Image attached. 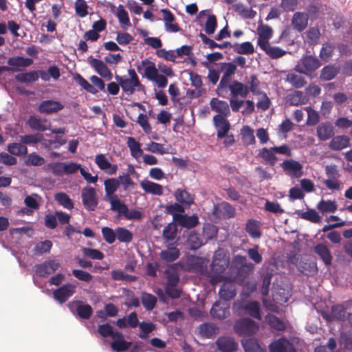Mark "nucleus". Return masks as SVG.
Returning <instances> with one entry per match:
<instances>
[{
	"label": "nucleus",
	"instance_id": "7",
	"mask_svg": "<svg viewBox=\"0 0 352 352\" xmlns=\"http://www.w3.org/2000/svg\"><path fill=\"white\" fill-rule=\"evenodd\" d=\"M60 267V264L56 260H48L35 265V273L40 277H47L53 274Z\"/></svg>",
	"mask_w": 352,
	"mask_h": 352
},
{
	"label": "nucleus",
	"instance_id": "57",
	"mask_svg": "<svg viewBox=\"0 0 352 352\" xmlns=\"http://www.w3.org/2000/svg\"><path fill=\"white\" fill-rule=\"evenodd\" d=\"M298 214L302 219L312 223H319L320 221V216L314 209H308L305 212H298Z\"/></svg>",
	"mask_w": 352,
	"mask_h": 352
},
{
	"label": "nucleus",
	"instance_id": "24",
	"mask_svg": "<svg viewBox=\"0 0 352 352\" xmlns=\"http://www.w3.org/2000/svg\"><path fill=\"white\" fill-rule=\"evenodd\" d=\"M261 223L259 221L254 219L247 220L245 225V231L253 239H258L261 236Z\"/></svg>",
	"mask_w": 352,
	"mask_h": 352
},
{
	"label": "nucleus",
	"instance_id": "11",
	"mask_svg": "<svg viewBox=\"0 0 352 352\" xmlns=\"http://www.w3.org/2000/svg\"><path fill=\"white\" fill-rule=\"evenodd\" d=\"M280 166L287 175L294 177L299 178L303 174L302 165L294 160H285L280 164Z\"/></svg>",
	"mask_w": 352,
	"mask_h": 352
},
{
	"label": "nucleus",
	"instance_id": "12",
	"mask_svg": "<svg viewBox=\"0 0 352 352\" xmlns=\"http://www.w3.org/2000/svg\"><path fill=\"white\" fill-rule=\"evenodd\" d=\"M215 344L221 352H235L239 347L237 342L230 336H220Z\"/></svg>",
	"mask_w": 352,
	"mask_h": 352
},
{
	"label": "nucleus",
	"instance_id": "45",
	"mask_svg": "<svg viewBox=\"0 0 352 352\" xmlns=\"http://www.w3.org/2000/svg\"><path fill=\"white\" fill-rule=\"evenodd\" d=\"M232 47L236 53L239 54H252L254 52L252 44L248 41L236 43Z\"/></svg>",
	"mask_w": 352,
	"mask_h": 352
},
{
	"label": "nucleus",
	"instance_id": "29",
	"mask_svg": "<svg viewBox=\"0 0 352 352\" xmlns=\"http://www.w3.org/2000/svg\"><path fill=\"white\" fill-rule=\"evenodd\" d=\"M179 255V250L176 247H168L160 253V258L166 263H171L176 261Z\"/></svg>",
	"mask_w": 352,
	"mask_h": 352
},
{
	"label": "nucleus",
	"instance_id": "10",
	"mask_svg": "<svg viewBox=\"0 0 352 352\" xmlns=\"http://www.w3.org/2000/svg\"><path fill=\"white\" fill-rule=\"evenodd\" d=\"M88 63L90 66L102 78L110 80L113 78V74L107 65L101 60L93 58L91 56L88 58Z\"/></svg>",
	"mask_w": 352,
	"mask_h": 352
},
{
	"label": "nucleus",
	"instance_id": "19",
	"mask_svg": "<svg viewBox=\"0 0 352 352\" xmlns=\"http://www.w3.org/2000/svg\"><path fill=\"white\" fill-rule=\"evenodd\" d=\"M258 35L257 45L260 47L270 43L269 40L272 37L273 30L271 27L267 25L260 24L257 28Z\"/></svg>",
	"mask_w": 352,
	"mask_h": 352
},
{
	"label": "nucleus",
	"instance_id": "1",
	"mask_svg": "<svg viewBox=\"0 0 352 352\" xmlns=\"http://www.w3.org/2000/svg\"><path fill=\"white\" fill-rule=\"evenodd\" d=\"M129 77L116 75L115 79L120 85L122 89L128 95H133L136 90L144 91V86L140 82L139 78L133 69L128 70Z\"/></svg>",
	"mask_w": 352,
	"mask_h": 352
},
{
	"label": "nucleus",
	"instance_id": "50",
	"mask_svg": "<svg viewBox=\"0 0 352 352\" xmlns=\"http://www.w3.org/2000/svg\"><path fill=\"white\" fill-rule=\"evenodd\" d=\"M52 248V242L50 240L38 242L34 248L33 252L35 255H42L50 253Z\"/></svg>",
	"mask_w": 352,
	"mask_h": 352
},
{
	"label": "nucleus",
	"instance_id": "41",
	"mask_svg": "<svg viewBox=\"0 0 352 352\" xmlns=\"http://www.w3.org/2000/svg\"><path fill=\"white\" fill-rule=\"evenodd\" d=\"M265 321L270 327L277 331H284L286 328L284 322L273 314H267L265 316Z\"/></svg>",
	"mask_w": 352,
	"mask_h": 352
},
{
	"label": "nucleus",
	"instance_id": "59",
	"mask_svg": "<svg viewBox=\"0 0 352 352\" xmlns=\"http://www.w3.org/2000/svg\"><path fill=\"white\" fill-rule=\"evenodd\" d=\"M200 38H201L204 43L208 45L209 48L211 50L214 49L215 47H219L220 49H224L231 45L230 43L228 41L223 42L222 43L218 44L214 42L213 40L208 38L206 34L203 33H200Z\"/></svg>",
	"mask_w": 352,
	"mask_h": 352
},
{
	"label": "nucleus",
	"instance_id": "17",
	"mask_svg": "<svg viewBox=\"0 0 352 352\" xmlns=\"http://www.w3.org/2000/svg\"><path fill=\"white\" fill-rule=\"evenodd\" d=\"M334 134V128L329 122H322L317 126L316 135L321 141L331 139Z\"/></svg>",
	"mask_w": 352,
	"mask_h": 352
},
{
	"label": "nucleus",
	"instance_id": "27",
	"mask_svg": "<svg viewBox=\"0 0 352 352\" xmlns=\"http://www.w3.org/2000/svg\"><path fill=\"white\" fill-rule=\"evenodd\" d=\"M265 53L272 59H278L287 54V52L279 47L272 46L270 43L260 47Z\"/></svg>",
	"mask_w": 352,
	"mask_h": 352
},
{
	"label": "nucleus",
	"instance_id": "31",
	"mask_svg": "<svg viewBox=\"0 0 352 352\" xmlns=\"http://www.w3.org/2000/svg\"><path fill=\"white\" fill-rule=\"evenodd\" d=\"M177 220L181 226L188 229L195 228L199 224L198 217L195 214L191 216L179 214Z\"/></svg>",
	"mask_w": 352,
	"mask_h": 352
},
{
	"label": "nucleus",
	"instance_id": "30",
	"mask_svg": "<svg viewBox=\"0 0 352 352\" xmlns=\"http://www.w3.org/2000/svg\"><path fill=\"white\" fill-rule=\"evenodd\" d=\"M307 101V97L301 91H294L287 97V102L293 106L305 104Z\"/></svg>",
	"mask_w": 352,
	"mask_h": 352
},
{
	"label": "nucleus",
	"instance_id": "55",
	"mask_svg": "<svg viewBox=\"0 0 352 352\" xmlns=\"http://www.w3.org/2000/svg\"><path fill=\"white\" fill-rule=\"evenodd\" d=\"M75 82L81 86L87 91L95 94L98 92V90L91 85L85 78H84L80 74H76L74 76Z\"/></svg>",
	"mask_w": 352,
	"mask_h": 352
},
{
	"label": "nucleus",
	"instance_id": "62",
	"mask_svg": "<svg viewBox=\"0 0 352 352\" xmlns=\"http://www.w3.org/2000/svg\"><path fill=\"white\" fill-rule=\"evenodd\" d=\"M165 273L167 275V286L176 287L179 281V277L175 267L166 269Z\"/></svg>",
	"mask_w": 352,
	"mask_h": 352
},
{
	"label": "nucleus",
	"instance_id": "52",
	"mask_svg": "<svg viewBox=\"0 0 352 352\" xmlns=\"http://www.w3.org/2000/svg\"><path fill=\"white\" fill-rule=\"evenodd\" d=\"M7 150L10 154L17 156L24 155L28 153L27 147L21 143H10L8 145Z\"/></svg>",
	"mask_w": 352,
	"mask_h": 352
},
{
	"label": "nucleus",
	"instance_id": "32",
	"mask_svg": "<svg viewBox=\"0 0 352 352\" xmlns=\"http://www.w3.org/2000/svg\"><path fill=\"white\" fill-rule=\"evenodd\" d=\"M126 144L130 150L131 155L135 159H138L143 155L141 144L134 138L128 137L126 138Z\"/></svg>",
	"mask_w": 352,
	"mask_h": 352
},
{
	"label": "nucleus",
	"instance_id": "23",
	"mask_svg": "<svg viewBox=\"0 0 352 352\" xmlns=\"http://www.w3.org/2000/svg\"><path fill=\"white\" fill-rule=\"evenodd\" d=\"M308 14L297 12L292 17V24L293 28L298 32L303 31L307 26Z\"/></svg>",
	"mask_w": 352,
	"mask_h": 352
},
{
	"label": "nucleus",
	"instance_id": "58",
	"mask_svg": "<svg viewBox=\"0 0 352 352\" xmlns=\"http://www.w3.org/2000/svg\"><path fill=\"white\" fill-rule=\"evenodd\" d=\"M142 303L146 310L151 311L155 307L157 298L153 294L144 292L142 296Z\"/></svg>",
	"mask_w": 352,
	"mask_h": 352
},
{
	"label": "nucleus",
	"instance_id": "14",
	"mask_svg": "<svg viewBox=\"0 0 352 352\" xmlns=\"http://www.w3.org/2000/svg\"><path fill=\"white\" fill-rule=\"evenodd\" d=\"M236 295V290L235 283L230 280L224 281L219 291V298L229 302Z\"/></svg>",
	"mask_w": 352,
	"mask_h": 352
},
{
	"label": "nucleus",
	"instance_id": "25",
	"mask_svg": "<svg viewBox=\"0 0 352 352\" xmlns=\"http://www.w3.org/2000/svg\"><path fill=\"white\" fill-rule=\"evenodd\" d=\"M210 105L212 111L218 113V115H222L223 117L228 116L230 113L229 105L226 101L213 98L210 102Z\"/></svg>",
	"mask_w": 352,
	"mask_h": 352
},
{
	"label": "nucleus",
	"instance_id": "13",
	"mask_svg": "<svg viewBox=\"0 0 352 352\" xmlns=\"http://www.w3.org/2000/svg\"><path fill=\"white\" fill-rule=\"evenodd\" d=\"M214 126L217 129V137L223 139L230 129V124L222 115H215L213 117Z\"/></svg>",
	"mask_w": 352,
	"mask_h": 352
},
{
	"label": "nucleus",
	"instance_id": "36",
	"mask_svg": "<svg viewBox=\"0 0 352 352\" xmlns=\"http://www.w3.org/2000/svg\"><path fill=\"white\" fill-rule=\"evenodd\" d=\"M339 72V68L333 65L324 66L320 71V78L322 80L328 81L333 79Z\"/></svg>",
	"mask_w": 352,
	"mask_h": 352
},
{
	"label": "nucleus",
	"instance_id": "61",
	"mask_svg": "<svg viewBox=\"0 0 352 352\" xmlns=\"http://www.w3.org/2000/svg\"><path fill=\"white\" fill-rule=\"evenodd\" d=\"M331 316L337 320L344 321L346 318V308L342 305L332 306Z\"/></svg>",
	"mask_w": 352,
	"mask_h": 352
},
{
	"label": "nucleus",
	"instance_id": "16",
	"mask_svg": "<svg viewBox=\"0 0 352 352\" xmlns=\"http://www.w3.org/2000/svg\"><path fill=\"white\" fill-rule=\"evenodd\" d=\"M213 212L218 217L230 219L234 217L236 210L230 204L223 201L219 206H214Z\"/></svg>",
	"mask_w": 352,
	"mask_h": 352
},
{
	"label": "nucleus",
	"instance_id": "6",
	"mask_svg": "<svg viewBox=\"0 0 352 352\" xmlns=\"http://www.w3.org/2000/svg\"><path fill=\"white\" fill-rule=\"evenodd\" d=\"M82 202L84 207L89 211H94L98 204L97 195L94 188L86 186L82 190Z\"/></svg>",
	"mask_w": 352,
	"mask_h": 352
},
{
	"label": "nucleus",
	"instance_id": "28",
	"mask_svg": "<svg viewBox=\"0 0 352 352\" xmlns=\"http://www.w3.org/2000/svg\"><path fill=\"white\" fill-rule=\"evenodd\" d=\"M142 188L146 192L155 195H163V187L159 184L149 180H143L140 183Z\"/></svg>",
	"mask_w": 352,
	"mask_h": 352
},
{
	"label": "nucleus",
	"instance_id": "33",
	"mask_svg": "<svg viewBox=\"0 0 352 352\" xmlns=\"http://www.w3.org/2000/svg\"><path fill=\"white\" fill-rule=\"evenodd\" d=\"M314 251L320 256L325 265L329 266L331 264L333 257L326 245L322 243L318 244L314 248Z\"/></svg>",
	"mask_w": 352,
	"mask_h": 352
},
{
	"label": "nucleus",
	"instance_id": "56",
	"mask_svg": "<svg viewBox=\"0 0 352 352\" xmlns=\"http://www.w3.org/2000/svg\"><path fill=\"white\" fill-rule=\"evenodd\" d=\"M287 80L295 88H301L307 84L304 77L294 73H289L287 76Z\"/></svg>",
	"mask_w": 352,
	"mask_h": 352
},
{
	"label": "nucleus",
	"instance_id": "3",
	"mask_svg": "<svg viewBox=\"0 0 352 352\" xmlns=\"http://www.w3.org/2000/svg\"><path fill=\"white\" fill-rule=\"evenodd\" d=\"M233 329L239 336L250 337L258 331L259 325L250 318H243L234 322Z\"/></svg>",
	"mask_w": 352,
	"mask_h": 352
},
{
	"label": "nucleus",
	"instance_id": "63",
	"mask_svg": "<svg viewBox=\"0 0 352 352\" xmlns=\"http://www.w3.org/2000/svg\"><path fill=\"white\" fill-rule=\"evenodd\" d=\"M335 47L333 45L325 43L322 45L320 52V57L324 62L329 61L333 54Z\"/></svg>",
	"mask_w": 352,
	"mask_h": 352
},
{
	"label": "nucleus",
	"instance_id": "51",
	"mask_svg": "<svg viewBox=\"0 0 352 352\" xmlns=\"http://www.w3.org/2000/svg\"><path fill=\"white\" fill-rule=\"evenodd\" d=\"M55 200L57 203L67 209H72L74 204L70 197L65 192H58L54 196Z\"/></svg>",
	"mask_w": 352,
	"mask_h": 352
},
{
	"label": "nucleus",
	"instance_id": "35",
	"mask_svg": "<svg viewBox=\"0 0 352 352\" xmlns=\"http://www.w3.org/2000/svg\"><path fill=\"white\" fill-rule=\"evenodd\" d=\"M7 63L12 67H28L32 65L33 60L23 56H12L8 58Z\"/></svg>",
	"mask_w": 352,
	"mask_h": 352
},
{
	"label": "nucleus",
	"instance_id": "4",
	"mask_svg": "<svg viewBox=\"0 0 352 352\" xmlns=\"http://www.w3.org/2000/svg\"><path fill=\"white\" fill-rule=\"evenodd\" d=\"M321 66L320 60L311 55L303 56L298 65L294 67V70L300 74L311 76L313 73Z\"/></svg>",
	"mask_w": 352,
	"mask_h": 352
},
{
	"label": "nucleus",
	"instance_id": "26",
	"mask_svg": "<svg viewBox=\"0 0 352 352\" xmlns=\"http://www.w3.org/2000/svg\"><path fill=\"white\" fill-rule=\"evenodd\" d=\"M29 126L35 131H45L50 127V123L46 119H41L35 116H31L28 120Z\"/></svg>",
	"mask_w": 352,
	"mask_h": 352
},
{
	"label": "nucleus",
	"instance_id": "2",
	"mask_svg": "<svg viewBox=\"0 0 352 352\" xmlns=\"http://www.w3.org/2000/svg\"><path fill=\"white\" fill-rule=\"evenodd\" d=\"M233 310L238 316L248 314L255 319L261 320V305L258 301L238 300L234 302Z\"/></svg>",
	"mask_w": 352,
	"mask_h": 352
},
{
	"label": "nucleus",
	"instance_id": "49",
	"mask_svg": "<svg viewBox=\"0 0 352 352\" xmlns=\"http://www.w3.org/2000/svg\"><path fill=\"white\" fill-rule=\"evenodd\" d=\"M116 238L121 243H130L133 239L132 232L124 227L116 229Z\"/></svg>",
	"mask_w": 352,
	"mask_h": 352
},
{
	"label": "nucleus",
	"instance_id": "15",
	"mask_svg": "<svg viewBox=\"0 0 352 352\" xmlns=\"http://www.w3.org/2000/svg\"><path fill=\"white\" fill-rule=\"evenodd\" d=\"M64 106L58 101L46 100L42 101L38 106V111L41 113L52 114L63 109Z\"/></svg>",
	"mask_w": 352,
	"mask_h": 352
},
{
	"label": "nucleus",
	"instance_id": "60",
	"mask_svg": "<svg viewBox=\"0 0 352 352\" xmlns=\"http://www.w3.org/2000/svg\"><path fill=\"white\" fill-rule=\"evenodd\" d=\"M187 242L191 250H197L202 245V241L199 234L194 231L190 232L188 236Z\"/></svg>",
	"mask_w": 352,
	"mask_h": 352
},
{
	"label": "nucleus",
	"instance_id": "21",
	"mask_svg": "<svg viewBox=\"0 0 352 352\" xmlns=\"http://www.w3.org/2000/svg\"><path fill=\"white\" fill-rule=\"evenodd\" d=\"M116 337L113 338V342L111 343V347L113 350L117 352H124L127 351L131 346V342H127L124 340L122 333H116Z\"/></svg>",
	"mask_w": 352,
	"mask_h": 352
},
{
	"label": "nucleus",
	"instance_id": "47",
	"mask_svg": "<svg viewBox=\"0 0 352 352\" xmlns=\"http://www.w3.org/2000/svg\"><path fill=\"white\" fill-rule=\"evenodd\" d=\"M119 180L116 178H110L104 180V186L106 192V195L109 198L111 196L115 195L114 192L117 190L119 187Z\"/></svg>",
	"mask_w": 352,
	"mask_h": 352
},
{
	"label": "nucleus",
	"instance_id": "64",
	"mask_svg": "<svg viewBox=\"0 0 352 352\" xmlns=\"http://www.w3.org/2000/svg\"><path fill=\"white\" fill-rule=\"evenodd\" d=\"M289 342L285 340H278L270 346V352H287L289 346Z\"/></svg>",
	"mask_w": 352,
	"mask_h": 352
},
{
	"label": "nucleus",
	"instance_id": "46",
	"mask_svg": "<svg viewBox=\"0 0 352 352\" xmlns=\"http://www.w3.org/2000/svg\"><path fill=\"white\" fill-rule=\"evenodd\" d=\"M317 209L322 213L334 212L337 210L336 201L322 199L316 206Z\"/></svg>",
	"mask_w": 352,
	"mask_h": 352
},
{
	"label": "nucleus",
	"instance_id": "22",
	"mask_svg": "<svg viewBox=\"0 0 352 352\" xmlns=\"http://www.w3.org/2000/svg\"><path fill=\"white\" fill-rule=\"evenodd\" d=\"M350 146V138L346 135L332 137L329 147L333 151H340Z\"/></svg>",
	"mask_w": 352,
	"mask_h": 352
},
{
	"label": "nucleus",
	"instance_id": "42",
	"mask_svg": "<svg viewBox=\"0 0 352 352\" xmlns=\"http://www.w3.org/2000/svg\"><path fill=\"white\" fill-rule=\"evenodd\" d=\"M232 76H228L226 74H223L220 82L217 86V94L219 96H223L225 94L228 93V88L230 87V85H232Z\"/></svg>",
	"mask_w": 352,
	"mask_h": 352
},
{
	"label": "nucleus",
	"instance_id": "38",
	"mask_svg": "<svg viewBox=\"0 0 352 352\" xmlns=\"http://www.w3.org/2000/svg\"><path fill=\"white\" fill-rule=\"evenodd\" d=\"M258 155L270 166H274L277 161V157L275 155V151L272 149V147L270 148L264 147L260 149Z\"/></svg>",
	"mask_w": 352,
	"mask_h": 352
},
{
	"label": "nucleus",
	"instance_id": "5",
	"mask_svg": "<svg viewBox=\"0 0 352 352\" xmlns=\"http://www.w3.org/2000/svg\"><path fill=\"white\" fill-rule=\"evenodd\" d=\"M70 311L74 314H77L80 318L88 320L93 314V308L87 303L80 300H74L67 304Z\"/></svg>",
	"mask_w": 352,
	"mask_h": 352
},
{
	"label": "nucleus",
	"instance_id": "43",
	"mask_svg": "<svg viewBox=\"0 0 352 352\" xmlns=\"http://www.w3.org/2000/svg\"><path fill=\"white\" fill-rule=\"evenodd\" d=\"M15 79L21 83H30L38 80V74L36 71L20 73L15 76Z\"/></svg>",
	"mask_w": 352,
	"mask_h": 352
},
{
	"label": "nucleus",
	"instance_id": "54",
	"mask_svg": "<svg viewBox=\"0 0 352 352\" xmlns=\"http://www.w3.org/2000/svg\"><path fill=\"white\" fill-rule=\"evenodd\" d=\"M175 197L177 201L181 204L190 206L193 203V198L185 190L177 189L175 192Z\"/></svg>",
	"mask_w": 352,
	"mask_h": 352
},
{
	"label": "nucleus",
	"instance_id": "9",
	"mask_svg": "<svg viewBox=\"0 0 352 352\" xmlns=\"http://www.w3.org/2000/svg\"><path fill=\"white\" fill-rule=\"evenodd\" d=\"M214 319L223 320L230 316V303L226 300L215 302L210 311Z\"/></svg>",
	"mask_w": 352,
	"mask_h": 352
},
{
	"label": "nucleus",
	"instance_id": "18",
	"mask_svg": "<svg viewBox=\"0 0 352 352\" xmlns=\"http://www.w3.org/2000/svg\"><path fill=\"white\" fill-rule=\"evenodd\" d=\"M228 90L230 91L232 98L241 97L245 98L249 94L248 87L236 80L232 82Z\"/></svg>",
	"mask_w": 352,
	"mask_h": 352
},
{
	"label": "nucleus",
	"instance_id": "20",
	"mask_svg": "<svg viewBox=\"0 0 352 352\" xmlns=\"http://www.w3.org/2000/svg\"><path fill=\"white\" fill-rule=\"evenodd\" d=\"M161 12L163 14L166 30L169 32H179L180 28L176 23H174L175 17L173 14L168 9H162Z\"/></svg>",
	"mask_w": 352,
	"mask_h": 352
},
{
	"label": "nucleus",
	"instance_id": "48",
	"mask_svg": "<svg viewBox=\"0 0 352 352\" xmlns=\"http://www.w3.org/2000/svg\"><path fill=\"white\" fill-rule=\"evenodd\" d=\"M241 134L243 143L245 145L248 146L255 143L254 131L249 126H244L241 129Z\"/></svg>",
	"mask_w": 352,
	"mask_h": 352
},
{
	"label": "nucleus",
	"instance_id": "44",
	"mask_svg": "<svg viewBox=\"0 0 352 352\" xmlns=\"http://www.w3.org/2000/svg\"><path fill=\"white\" fill-rule=\"evenodd\" d=\"M97 331L102 337H110L112 339L116 337V333L120 332L117 329H114L113 327L109 323L99 324L98 326Z\"/></svg>",
	"mask_w": 352,
	"mask_h": 352
},
{
	"label": "nucleus",
	"instance_id": "53",
	"mask_svg": "<svg viewBox=\"0 0 352 352\" xmlns=\"http://www.w3.org/2000/svg\"><path fill=\"white\" fill-rule=\"evenodd\" d=\"M140 332L139 337L142 339H147L148 334L156 329L155 324L151 322H142L139 324Z\"/></svg>",
	"mask_w": 352,
	"mask_h": 352
},
{
	"label": "nucleus",
	"instance_id": "34",
	"mask_svg": "<svg viewBox=\"0 0 352 352\" xmlns=\"http://www.w3.org/2000/svg\"><path fill=\"white\" fill-rule=\"evenodd\" d=\"M241 344L245 352H263V349L254 338H250L241 340Z\"/></svg>",
	"mask_w": 352,
	"mask_h": 352
},
{
	"label": "nucleus",
	"instance_id": "8",
	"mask_svg": "<svg viewBox=\"0 0 352 352\" xmlns=\"http://www.w3.org/2000/svg\"><path fill=\"white\" fill-rule=\"evenodd\" d=\"M76 286L66 283L53 292V297L60 304L65 302L76 292Z\"/></svg>",
	"mask_w": 352,
	"mask_h": 352
},
{
	"label": "nucleus",
	"instance_id": "37",
	"mask_svg": "<svg viewBox=\"0 0 352 352\" xmlns=\"http://www.w3.org/2000/svg\"><path fill=\"white\" fill-rule=\"evenodd\" d=\"M218 328L212 323H204L199 327V334L201 337L211 338L217 333Z\"/></svg>",
	"mask_w": 352,
	"mask_h": 352
},
{
	"label": "nucleus",
	"instance_id": "39",
	"mask_svg": "<svg viewBox=\"0 0 352 352\" xmlns=\"http://www.w3.org/2000/svg\"><path fill=\"white\" fill-rule=\"evenodd\" d=\"M111 204V210L117 211L120 215L127 211V206L118 199L117 195L111 196L109 198Z\"/></svg>",
	"mask_w": 352,
	"mask_h": 352
},
{
	"label": "nucleus",
	"instance_id": "40",
	"mask_svg": "<svg viewBox=\"0 0 352 352\" xmlns=\"http://www.w3.org/2000/svg\"><path fill=\"white\" fill-rule=\"evenodd\" d=\"M228 261L223 257L215 256L211 263V270L216 274L222 273L228 267Z\"/></svg>",
	"mask_w": 352,
	"mask_h": 352
}]
</instances>
